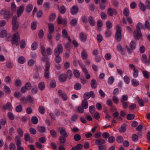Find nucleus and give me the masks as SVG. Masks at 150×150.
<instances>
[{
	"mask_svg": "<svg viewBox=\"0 0 150 150\" xmlns=\"http://www.w3.org/2000/svg\"><path fill=\"white\" fill-rule=\"evenodd\" d=\"M41 52L42 55L41 59L42 61L45 62L46 63L45 65H47V63H49L50 66V63L49 62V59L48 57L46 55L45 48L43 46H42L41 47Z\"/></svg>",
	"mask_w": 150,
	"mask_h": 150,
	"instance_id": "1",
	"label": "nucleus"
},
{
	"mask_svg": "<svg viewBox=\"0 0 150 150\" xmlns=\"http://www.w3.org/2000/svg\"><path fill=\"white\" fill-rule=\"evenodd\" d=\"M0 14L1 15L3 16L5 19L7 20H9L11 16L9 11L6 9H2L0 11Z\"/></svg>",
	"mask_w": 150,
	"mask_h": 150,
	"instance_id": "2",
	"label": "nucleus"
},
{
	"mask_svg": "<svg viewBox=\"0 0 150 150\" xmlns=\"http://www.w3.org/2000/svg\"><path fill=\"white\" fill-rule=\"evenodd\" d=\"M12 40V44H15L16 45H18L20 40V35L19 33L16 32L14 33L13 35Z\"/></svg>",
	"mask_w": 150,
	"mask_h": 150,
	"instance_id": "3",
	"label": "nucleus"
},
{
	"mask_svg": "<svg viewBox=\"0 0 150 150\" xmlns=\"http://www.w3.org/2000/svg\"><path fill=\"white\" fill-rule=\"evenodd\" d=\"M116 32L115 35V38L117 41H120L121 39V29L120 26L118 25L116 26Z\"/></svg>",
	"mask_w": 150,
	"mask_h": 150,
	"instance_id": "4",
	"label": "nucleus"
},
{
	"mask_svg": "<svg viewBox=\"0 0 150 150\" xmlns=\"http://www.w3.org/2000/svg\"><path fill=\"white\" fill-rule=\"evenodd\" d=\"M129 67L130 69L133 70V75L134 78L137 77L138 76L139 71L136 68L135 66L132 64H130L129 65Z\"/></svg>",
	"mask_w": 150,
	"mask_h": 150,
	"instance_id": "5",
	"label": "nucleus"
},
{
	"mask_svg": "<svg viewBox=\"0 0 150 150\" xmlns=\"http://www.w3.org/2000/svg\"><path fill=\"white\" fill-rule=\"evenodd\" d=\"M63 50V48L62 45L60 44H58L57 47L55 48L54 50L55 55H59L62 52Z\"/></svg>",
	"mask_w": 150,
	"mask_h": 150,
	"instance_id": "6",
	"label": "nucleus"
},
{
	"mask_svg": "<svg viewBox=\"0 0 150 150\" xmlns=\"http://www.w3.org/2000/svg\"><path fill=\"white\" fill-rule=\"evenodd\" d=\"M50 64L47 63V65H45V72L44 73V76L46 79H48L50 76L49 68L50 67Z\"/></svg>",
	"mask_w": 150,
	"mask_h": 150,
	"instance_id": "7",
	"label": "nucleus"
},
{
	"mask_svg": "<svg viewBox=\"0 0 150 150\" xmlns=\"http://www.w3.org/2000/svg\"><path fill=\"white\" fill-rule=\"evenodd\" d=\"M16 145L17 147V150H24V148L21 146V139L18 137H17L16 138Z\"/></svg>",
	"mask_w": 150,
	"mask_h": 150,
	"instance_id": "8",
	"label": "nucleus"
},
{
	"mask_svg": "<svg viewBox=\"0 0 150 150\" xmlns=\"http://www.w3.org/2000/svg\"><path fill=\"white\" fill-rule=\"evenodd\" d=\"M133 34L134 38L136 39L139 40L142 38V35L140 30L134 31Z\"/></svg>",
	"mask_w": 150,
	"mask_h": 150,
	"instance_id": "9",
	"label": "nucleus"
},
{
	"mask_svg": "<svg viewBox=\"0 0 150 150\" xmlns=\"http://www.w3.org/2000/svg\"><path fill=\"white\" fill-rule=\"evenodd\" d=\"M62 37L64 38H68L70 42H71V40L69 37L68 36L67 31L65 29H63L62 31Z\"/></svg>",
	"mask_w": 150,
	"mask_h": 150,
	"instance_id": "10",
	"label": "nucleus"
},
{
	"mask_svg": "<svg viewBox=\"0 0 150 150\" xmlns=\"http://www.w3.org/2000/svg\"><path fill=\"white\" fill-rule=\"evenodd\" d=\"M58 93L59 96H60L64 100H66L67 98V95L63 93L61 90H59L58 91Z\"/></svg>",
	"mask_w": 150,
	"mask_h": 150,
	"instance_id": "11",
	"label": "nucleus"
},
{
	"mask_svg": "<svg viewBox=\"0 0 150 150\" xmlns=\"http://www.w3.org/2000/svg\"><path fill=\"white\" fill-rule=\"evenodd\" d=\"M142 60L144 63L147 64H149L150 63L149 60L147 59V57L146 55L144 54H142Z\"/></svg>",
	"mask_w": 150,
	"mask_h": 150,
	"instance_id": "12",
	"label": "nucleus"
},
{
	"mask_svg": "<svg viewBox=\"0 0 150 150\" xmlns=\"http://www.w3.org/2000/svg\"><path fill=\"white\" fill-rule=\"evenodd\" d=\"M24 9V6L23 5L19 7L17 11V15L18 16H20L23 13Z\"/></svg>",
	"mask_w": 150,
	"mask_h": 150,
	"instance_id": "13",
	"label": "nucleus"
},
{
	"mask_svg": "<svg viewBox=\"0 0 150 150\" xmlns=\"http://www.w3.org/2000/svg\"><path fill=\"white\" fill-rule=\"evenodd\" d=\"M67 79V76L65 74H62L59 77V80L61 82H65Z\"/></svg>",
	"mask_w": 150,
	"mask_h": 150,
	"instance_id": "14",
	"label": "nucleus"
},
{
	"mask_svg": "<svg viewBox=\"0 0 150 150\" xmlns=\"http://www.w3.org/2000/svg\"><path fill=\"white\" fill-rule=\"evenodd\" d=\"M60 134L65 138L67 137L68 135L66 132L65 129L64 128H60L59 129Z\"/></svg>",
	"mask_w": 150,
	"mask_h": 150,
	"instance_id": "15",
	"label": "nucleus"
},
{
	"mask_svg": "<svg viewBox=\"0 0 150 150\" xmlns=\"http://www.w3.org/2000/svg\"><path fill=\"white\" fill-rule=\"evenodd\" d=\"M8 35V36H10L11 37V35L9 34H7V31L6 30H1L0 33V37L1 38H3L6 35Z\"/></svg>",
	"mask_w": 150,
	"mask_h": 150,
	"instance_id": "16",
	"label": "nucleus"
},
{
	"mask_svg": "<svg viewBox=\"0 0 150 150\" xmlns=\"http://www.w3.org/2000/svg\"><path fill=\"white\" fill-rule=\"evenodd\" d=\"M93 94V92L92 91L86 93L84 94L83 98L86 99H88Z\"/></svg>",
	"mask_w": 150,
	"mask_h": 150,
	"instance_id": "17",
	"label": "nucleus"
},
{
	"mask_svg": "<svg viewBox=\"0 0 150 150\" xmlns=\"http://www.w3.org/2000/svg\"><path fill=\"white\" fill-rule=\"evenodd\" d=\"M80 39V40L83 42L85 41L87 39L86 35L83 32L79 34Z\"/></svg>",
	"mask_w": 150,
	"mask_h": 150,
	"instance_id": "18",
	"label": "nucleus"
},
{
	"mask_svg": "<svg viewBox=\"0 0 150 150\" xmlns=\"http://www.w3.org/2000/svg\"><path fill=\"white\" fill-rule=\"evenodd\" d=\"M78 11V8L76 6H73L71 9V12L72 14H75Z\"/></svg>",
	"mask_w": 150,
	"mask_h": 150,
	"instance_id": "19",
	"label": "nucleus"
},
{
	"mask_svg": "<svg viewBox=\"0 0 150 150\" xmlns=\"http://www.w3.org/2000/svg\"><path fill=\"white\" fill-rule=\"evenodd\" d=\"M136 99L138 100V103L141 107H142L145 105V101L142 99L138 97H137Z\"/></svg>",
	"mask_w": 150,
	"mask_h": 150,
	"instance_id": "20",
	"label": "nucleus"
},
{
	"mask_svg": "<svg viewBox=\"0 0 150 150\" xmlns=\"http://www.w3.org/2000/svg\"><path fill=\"white\" fill-rule=\"evenodd\" d=\"M82 107L84 109L88 108V105L87 101L86 99L83 100L81 103Z\"/></svg>",
	"mask_w": 150,
	"mask_h": 150,
	"instance_id": "21",
	"label": "nucleus"
},
{
	"mask_svg": "<svg viewBox=\"0 0 150 150\" xmlns=\"http://www.w3.org/2000/svg\"><path fill=\"white\" fill-rule=\"evenodd\" d=\"M3 108L4 110L8 109L9 110H11L12 107L11 103L9 102L7 103L5 105L3 106Z\"/></svg>",
	"mask_w": 150,
	"mask_h": 150,
	"instance_id": "22",
	"label": "nucleus"
},
{
	"mask_svg": "<svg viewBox=\"0 0 150 150\" xmlns=\"http://www.w3.org/2000/svg\"><path fill=\"white\" fill-rule=\"evenodd\" d=\"M33 6L31 4H29L27 5L25 8V10L27 13L30 12L32 10Z\"/></svg>",
	"mask_w": 150,
	"mask_h": 150,
	"instance_id": "23",
	"label": "nucleus"
},
{
	"mask_svg": "<svg viewBox=\"0 0 150 150\" xmlns=\"http://www.w3.org/2000/svg\"><path fill=\"white\" fill-rule=\"evenodd\" d=\"M56 17V14L54 13H51L49 17V19L50 21H54Z\"/></svg>",
	"mask_w": 150,
	"mask_h": 150,
	"instance_id": "24",
	"label": "nucleus"
},
{
	"mask_svg": "<svg viewBox=\"0 0 150 150\" xmlns=\"http://www.w3.org/2000/svg\"><path fill=\"white\" fill-rule=\"evenodd\" d=\"M102 2L103 3H100L99 5V7L100 9L102 10H103L105 9V6L104 4L106 3L107 2L106 0H101Z\"/></svg>",
	"mask_w": 150,
	"mask_h": 150,
	"instance_id": "25",
	"label": "nucleus"
},
{
	"mask_svg": "<svg viewBox=\"0 0 150 150\" xmlns=\"http://www.w3.org/2000/svg\"><path fill=\"white\" fill-rule=\"evenodd\" d=\"M49 32L50 33H52L54 31V26L53 24L50 23L48 24Z\"/></svg>",
	"mask_w": 150,
	"mask_h": 150,
	"instance_id": "26",
	"label": "nucleus"
},
{
	"mask_svg": "<svg viewBox=\"0 0 150 150\" xmlns=\"http://www.w3.org/2000/svg\"><path fill=\"white\" fill-rule=\"evenodd\" d=\"M38 87L39 89L41 91H42L45 88V85L44 82H41L38 85Z\"/></svg>",
	"mask_w": 150,
	"mask_h": 150,
	"instance_id": "27",
	"label": "nucleus"
},
{
	"mask_svg": "<svg viewBox=\"0 0 150 150\" xmlns=\"http://www.w3.org/2000/svg\"><path fill=\"white\" fill-rule=\"evenodd\" d=\"M105 140L103 139H99L96 140L95 144L96 145H99L104 144L105 143Z\"/></svg>",
	"mask_w": 150,
	"mask_h": 150,
	"instance_id": "28",
	"label": "nucleus"
},
{
	"mask_svg": "<svg viewBox=\"0 0 150 150\" xmlns=\"http://www.w3.org/2000/svg\"><path fill=\"white\" fill-rule=\"evenodd\" d=\"M14 84L16 86L20 87L22 85V82L20 80L17 79L15 81Z\"/></svg>",
	"mask_w": 150,
	"mask_h": 150,
	"instance_id": "29",
	"label": "nucleus"
},
{
	"mask_svg": "<svg viewBox=\"0 0 150 150\" xmlns=\"http://www.w3.org/2000/svg\"><path fill=\"white\" fill-rule=\"evenodd\" d=\"M139 6L140 9L142 11H145L146 10V7L145 5L141 1L139 3Z\"/></svg>",
	"mask_w": 150,
	"mask_h": 150,
	"instance_id": "30",
	"label": "nucleus"
},
{
	"mask_svg": "<svg viewBox=\"0 0 150 150\" xmlns=\"http://www.w3.org/2000/svg\"><path fill=\"white\" fill-rule=\"evenodd\" d=\"M142 71L144 76L146 79H149L150 76L149 72L146 70H142Z\"/></svg>",
	"mask_w": 150,
	"mask_h": 150,
	"instance_id": "31",
	"label": "nucleus"
},
{
	"mask_svg": "<svg viewBox=\"0 0 150 150\" xmlns=\"http://www.w3.org/2000/svg\"><path fill=\"white\" fill-rule=\"evenodd\" d=\"M18 63L21 64H24L25 61V57L23 56L20 57L18 59Z\"/></svg>",
	"mask_w": 150,
	"mask_h": 150,
	"instance_id": "32",
	"label": "nucleus"
},
{
	"mask_svg": "<svg viewBox=\"0 0 150 150\" xmlns=\"http://www.w3.org/2000/svg\"><path fill=\"white\" fill-rule=\"evenodd\" d=\"M88 21L90 24L92 26H93L95 25V22L94 19L92 17L90 16L89 17Z\"/></svg>",
	"mask_w": 150,
	"mask_h": 150,
	"instance_id": "33",
	"label": "nucleus"
},
{
	"mask_svg": "<svg viewBox=\"0 0 150 150\" xmlns=\"http://www.w3.org/2000/svg\"><path fill=\"white\" fill-rule=\"evenodd\" d=\"M97 24L98 26V30H100V28L102 27L103 25V22L101 20H98L97 22Z\"/></svg>",
	"mask_w": 150,
	"mask_h": 150,
	"instance_id": "34",
	"label": "nucleus"
},
{
	"mask_svg": "<svg viewBox=\"0 0 150 150\" xmlns=\"http://www.w3.org/2000/svg\"><path fill=\"white\" fill-rule=\"evenodd\" d=\"M38 130L40 133H43L45 132V128L44 126H38L37 127Z\"/></svg>",
	"mask_w": 150,
	"mask_h": 150,
	"instance_id": "35",
	"label": "nucleus"
},
{
	"mask_svg": "<svg viewBox=\"0 0 150 150\" xmlns=\"http://www.w3.org/2000/svg\"><path fill=\"white\" fill-rule=\"evenodd\" d=\"M129 46L130 50H133L136 47V44L135 41H132L130 43Z\"/></svg>",
	"mask_w": 150,
	"mask_h": 150,
	"instance_id": "36",
	"label": "nucleus"
},
{
	"mask_svg": "<svg viewBox=\"0 0 150 150\" xmlns=\"http://www.w3.org/2000/svg\"><path fill=\"white\" fill-rule=\"evenodd\" d=\"M13 25L12 29L14 31H16L18 28L19 26V24L18 23H12Z\"/></svg>",
	"mask_w": 150,
	"mask_h": 150,
	"instance_id": "37",
	"label": "nucleus"
},
{
	"mask_svg": "<svg viewBox=\"0 0 150 150\" xmlns=\"http://www.w3.org/2000/svg\"><path fill=\"white\" fill-rule=\"evenodd\" d=\"M56 57L55 58V62L57 63H59L61 62L62 59L61 57L59 56V55H55Z\"/></svg>",
	"mask_w": 150,
	"mask_h": 150,
	"instance_id": "38",
	"label": "nucleus"
},
{
	"mask_svg": "<svg viewBox=\"0 0 150 150\" xmlns=\"http://www.w3.org/2000/svg\"><path fill=\"white\" fill-rule=\"evenodd\" d=\"M131 82L132 85L134 86H137L139 85V82L135 79H133Z\"/></svg>",
	"mask_w": 150,
	"mask_h": 150,
	"instance_id": "39",
	"label": "nucleus"
},
{
	"mask_svg": "<svg viewBox=\"0 0 150 150\" xmlns=\"http://www.w3.org/2000/svg\"><path fill=\"white\" fill-rule=\"evenodd\" d=\"M81 56L82 58L83 59H86L87 57V54L86 52L84 51L83 50L81 52Z\"/></svg>",
	"mask_w": 150,
	"mask_h": 150,
	"instance_id": "40",
	"label": "nucleus"
},
{
	"mask_svg": "<svg viewBox=\"0 0 150 150\" xmlns=\"http://www.w3.org/2000/svg\"><path fill=\"white\" fill-rule=\"evenodd\" d=\"M91 86L92 88H95L97 86L96 81L94 79L92 80L91 81Z\"/></svg>",
	"mask_w": 150,
	"mask_h": 150,
	"instance_id": "41",
	"label": "nucleus"
},
{
	"mask_svg": "<svg viewBox=\"0 0 150 150\" xmlns=\"http://www.w3.org/2000/svg\"><path fill=\"white\" fill-rule=\"evenodd\" d=\"M37 43L36 42H34L31 45V49L32 50H35L37 49Z\"/></svg>",
	"mask_w": 150,
	"mask_h": 150,
	"instance_id": "42",
	"label": "nucleus"
},
{
	"mask_svg": "<svg viewBox=\"0 0 150 150\" xmlns=\"http://www.w3.org/2000/svg\"><path fill=\"white\" fill-rule=\"evenodd\" d=\"M129 9L127 8H124L123 10V14L125 16H129Z\"/></svg>",
	"mask_w": 150,
	"mask_h": 150,
	"instance_id": "43",
	"label": "nucleus"
},
{
	"mask_svg": "<svg viewBox=\"0 0 150 150\" xmlns=\"http://www.w3.org/2000/svg\"><path fill=\"white\" fill-rule=\"evenodd\" d=\"M74 74L75 77L79 78L80 76L79 71L77 70H74Z\"/></svg>",
	"mask_w": 150,
	"mask_h": 150,
	"instance_id": "44",
	"label": "nucleus"
},
{
	"mask_svg": "<svg viewBox=\"0 0 150 150\" xmlns=\"http://www.w3.org/2000/svg\"><path fill=\"white\" fill-rule=\"evenodd\" d=\"M114 81V79L112 76H110L108 79V83L109 85H111L113 83Z\"/></svg>",
	"mask_w": 150,
	"mask_h": 150,
	"instance_id": "45",
	"label": "nucleus"
},
{
	"mask_svg": "<svg viewBox=\"0 0 150 150\" xmlns=\"http://www.w3.org/2000/svg\"><path fill=\"white\" fill-rule=\"evenodd\" d=\"M4 92L6 93H11V91L10 89L8 86H4Z\"/></svg>",
	"mask_w": 150,
	"mask_h": 150,
	"instance_id": "46",
	"label": "nucleus"
},
{
	"mask_svg": "<svg viewBox=\"0 0 150 150\" xmlns=\"http://www.w3.org/2000/svg\"><path fill=\"white\" fill-rule=\"evenodd\" d=\"M134 115L133 114H128L127 116V118L128 120H132L134 118Z\"/></svg>",
	"mask_w": 150,
	"mask_h": 150,
	"instance_id": "47",
	"label": "nucleus"
},
{
	"mask_svg": "<svg viewBox=\"0 0 150 150\" xmlns=\"http://www.w3.org/2000/svg\"><path fill=\"white\" fill-rule=\"evenodd\" d=\"M126 126L125 124H124L121 126L119 129V131L121 132H124L126 130Z\"/></svg>",
	"mask_w": 150,
	"mask_h": 150,
	"instance_id": "48",
	"label": "nucleus"
},
{
	"mask_svg": "<svg viewBox=\"0 0 150 150\" xmlns=\"http://www.w3.org/2000/svg\"><path fill=\"white\" fill-rule=\"evenodd\" d=\"M97 40L98 42H100L103 40V37L100 34H98L97 36Z\"/></svg>",
	"mask_w": 150,
	"mask_h": 150,
	"instance_id": "49",
	"label": "nucleus"
},
{
	"mask_svg": "<svg viewBox=\"0 0 150 150\" xmlns=\"http://www.w3.org/2000/svg\"><path fill=\"white\" fill-rule=\"evenodd\" d=\"M124 80L125 82L127 84H128L130 81L129 77L127 76H125L124 77Z\"/></svg>",
	"mask_w": 150,
	"mask_h": 150,
	"instance_id": "50",
	"label": "nucleus"
},
{
	"mask_svg": "<svg viewBox=\"0 0 150 150\" xmlns=\"http://www.w3.org/2000/svg\"><path fill=\"white\" fill-rule=\"evenodd\" d=\"M106 25L108 28L110 29L112 27V24L109 21H107L106 23Z\"/></svg>",
	"mask_w": 150,
	"mask_h": 150,
	"instance_id": "51",
	"label": "nucleus"
},
{
	"mask_svg": "<svg viewBox=\"0 0 150 150\" xmlns=\"http://www.w3.org/2000/svg\"><path fill=\"white\" fill-rule=\"evenodd\" d=\"M112 100L114 103L115 104H118L119 102V100L117 96H114L112 97Z\"/></svg>",
	"mask_w": 150,
	"mask_h": 150,
	"instance_id": "52",
	"label": "nucleus"
},
{
	"mask_svg": "<svg viewBox=\"0 0 150 150\" xmlns=\"http://www.w3.org/2000/svg\"><path fill=\"white\" fill-rule=\"evenodd\" d=\"M39 111L42 114L45 113V109L42 106H40L39 107Z\"/></svg>",
	"mask_w": 150,
	"mask_h": 150,
	"instance_id": "53",
	"label": "nucleus"
},
{
	"mask_svg": "<svg viewBox=\"0 0 150 150\" xmlns=\"http://www.w3.org/2000/svg\"><path fill=\"white\" fill-rule=\"evenodd\" d=\"M25 42L24 40H22L21 42L20 47L21 49H23L25 47Z\"/></svg>",
	"mask_w": 150,
	"mask_h": 150,
	"instance_id": "54",
	"label": "nucleus"
},
{
	"mask_svg": "<svg viewBox=\"0 0 150 150\" xmlns=\"http://www.w3.org/2000/svg\"><path fill=\"white\" fill-rule=\"evenodd\" d=\"M81 139V136L79 134H76L74 136V139L76 141H78Z\"/></svg>",
	"mask_w": 150,
	"mask_h": 150,
	"instance_id": "55",
	"label": "nucleus"
},
{
	"mask_svg": "<svg viewBox=\"0 0 150 150\" xmlns=\"http://www.w3.org/2000/svg\"><path fill=\"white\" fill-rule=\"evenodd\" d=\"M8 118L11 120H13L14 118V117L13 114L11 112H9L8 113Z\"/></svg>",
	"mask_w": 150,
	"mask_h": 150,
	"instance_id": "56",
	"label": "nucleus"
},
{
	"mask_svg": "<svg viewBox=\"0 0 150 150\" xmlns=\"http://www.w3.org/2000/svg\"><path fill=\"white\" fill-rule=\"evenodd\" d=\"M132 140L134 142L137 141L138 139V136L137 135L135 134H134L132 135Z\"/></svg>",
	"mask_w": 150,
	"mask_h": 150,
	"instance_id": "57",
	"label": "nucleus"
},
{
	"mask_svg": "<svg viewBox=\"0 0 150 150\" xmlns=\"http://www.w3.org/2000/svg\"><path fill=\"white\" fill-rule=\"evenodd\" d=\"M32 121L33 124H36L38 122V119L36 117H33L32 118Z\"/></svg>",
	"mask_w": 150,
	"mask_h": 150,
	"instance_id": "58",
	"label": "nucleus"
},
{
	"mask_svg": "<svg viewBox=\"0 0 150 150\" xmlns=\"http://www.w3.org/2000/svg\"><path fill=\"white\" fill-rule=\"evenodd\" d=\"M128 96L127 95H123L122 96V98L120 100L121 102L125 101L128 100Z\"/></svg>",
	"mask_w": 150,
	"mask_h": 150,
	"instance_id": "59",
	"label": "nucleus"
},
{
	"mask_svg": "<svg viewBox=\"0 0 150 150\" xmlns=\"http://www.w3.org/2000/svg\"><path fill=\"white\" fill-rule=\"evenodd\" d=\"M115 137L113 136L110 137L108 139V142L110 143H112L115 141Z\"/></svg>",
	"mask_w": 150,
	"mask_h": 150,
	"instance_id": "60",
	"label": "nucleus"
},
{
	"mask_svg": "<svg viewBox=\"0 0 150 150\" xmlns=\"http://www.w3.org/2000/svg\"><path fill=\"white\" fill-rule=\"evenodd\" d=\"M117 142L119 143H121L123 141V138L121 136H118L116 139Z\"/></svg>",
	"mask_w": 150,
	"mask_h": 150,
	"instance_id": "61",
	"label": "nucleus"
},
{
	"mask_svg": "<svg viewBox=\"0 0 150 150\" xmlns=\"http://www.w3.org/2000/svg\"><path fill=\"white\" fill-rule=\"evenodd\" d=\"M21 101L23 103H26L28 102V98L22 97L20 99Z\"/></svg>",
	"mask_w": 150,
	"mask_h": 150,
	"instance_id": "62",
	"label": "nucleus"
},
{
	"mask_svg": "<svg viewBox=\"0 0 150 150\" xmlns=\"http://www.w3.org/2000/svg\"><path fill=\"white\" fill-rule=\"evenodd\" d=\"M81 84L79 83L76 84L74 86V89L76 90L80 89L81 88Z\"/></svg>",
	"mask_w": 150,
	"mask_h": 150,
	"instance_id": "63",
	"label": "nucleus"
},
{
	"mask_svg": "<svg viewBox=\"0 0 150 150\" xmlns=\"http://www.w3.org/2000/svg\"><path fill=\"white\" fill-rule=\"evenodd\" d=\"M9 148L10 150H15L16 146L15 144L13 143H11L9 145Z\"/></svg>",
	"mask_w": 150,
	"mask_h": 150,
	"instance_id": "64",
	"label": "nucleus"
}]
</instances>
